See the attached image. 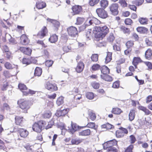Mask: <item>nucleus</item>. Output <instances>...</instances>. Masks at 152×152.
I'll list each match as a JSON object with an SVG mask.
<instances>
[{
    "label": "nucleus",
    "instance_id": "nucleus-1",
    "mask_svg": "<svg viewBox=\"0 0 152 152\" xmlns=\"http://www.w3.org/2000/svg\"><path fill=\"white\" fill-rule=\"evenodd\" d=\"M96 32L95 36L96 38H98L99 39L103 38L109 32V29L106 26L101 27L96 26L95 28Z\"/></svg>",
    "mask_w": 152,
    "mask_h": 152
},
{
    "label": "nucleus",
    "instance_id": "nucleus-2",
    "mask_svg": "<svg viewBox=\"0 0 152 152\" xmlns=\"http://www.w3.org/2000/svg\"><path fill=\"white\" fill-rule=\"evenodd\" d=\"M117 144V141L115 139L110 140L104 143L103 144V148L107 151L115 148L114 147Z\"/></svg>",
    "mask_w": 152,
    "mask_h": 152
},
{
    "label": "nucleus",
    "instance_id": "nucleus-3",
    "mask_svg": "<svg viewBox=\"0 0 152 152\" xmlns=\"http://www.w3.org/2000/svg\"><path fill=\"white\" fill-rule=\"evenodd\" d=\"M18 104L20 107L23 110L24 113H27V110L30 108L28 102L25 101L23 99H20L18 101Z\"/></svg>",
    "mask_w": 152,
    "mask_h": 152
},
{
    "label": "nucleus",
    "instance_id": "nucleus-4",
    "mask_svg": "<svg viewBox=\"0 0 152 152\" xmlns=\"http://www.w3.org/2000/svg\"><path fill=\"white\" fill-rule=\"evenodd\" d=\"M46 123L45 121H40L37 123H35L33 126V130L37 132H40L42 131V127L46 125Z\"/></svg>",
    "mask_w": 152,
    "mask_h": 152
},
{
    "label": "nucleus",
    "instance_id": "nucleus-5",
    "mask_svg": "<svg viewBox=\"0 0 152 152\" xmlns=\"http://www.w3.org/2000/svg\"><path fill=\"white\" fill-rule=\"evenodd\" d=\"M71 126L72 128L71 129H70L68 127V129H67L66 125L65 124H63V129L66 130H69V132L72 134L77 131L79 129V126L75 123H72V122Z\"/></svg>",
    "mask_w": 152,
    "mask_h": 152
},
{
    "label": "nucleus",
    "instance_id": "nucleus-6",
    "mask_svg": "<svg viewBox=\"0 0 152 152\" xmlns=\"http://www.w3.org/2000/svg\"><path fill=\"white\" fill-rule=\"evenodd\" d=\"M96 12L98 16L102 18H106L108 16L107 12L103 9H97Z\"/></svg>",
    "mask_w": 152,
    "mask_h": 152
},
{
    "label": "nucleus",
    "instance_id": "nucleus-7",
    "mask_svg": "<svg viewBox=\"0 0 152 152\" xmlns=\"http://www.w3.org/2000/svg\"><path fill=\"white\" fill-rule=\"evenodd\" d=\"M67 31L69 35L71 37H75L77 35V31L75 27L70 26L68 28Z\"/></svg>",
    "mask_w": 152,
    "mask_h": 152
},
{
    "label": "nucleus",
    "instance_id": "nucleus-8",
    "mask_svg": "<svg viewBox=\"0 0 152 152\" xmlns=\"http://www.w3.org/2000/svg\"><path fill=\"white\" fill-rule=\"evenodd\" d=\"M118 5L116 3L113 4L109 7L110 10L113 15H118Z\"/></svg>",
    "mask_w": 152,
    "mask_h": 152
},
{
    "label": "nucleus",
    "instance_id": "nucleus-9",
    "mask_svg": "<svg viewBox=\"0 0 152 152\" xmlns=\"http://www.w3.org/2000/svg\"><path fill=\"white\" fill-rule=\"evenodd\" d=\"M45 88L48 90L51 91H56L58 89V87L55 84L51 83L49 82H47L45 85Z\"/></svg>",
    "mask_w": 152,
    "mask_h": 152
},
{
    "label": "nucleus",
    "instance_id": "nucleus-10",
    "mask_svg": "<svg viewBox=\"0 0 152 152\" xmlns=\"http://www.w3.org/2000/svg\"><path fill=\"white\" fill-rule=\"evenodd\" d=\"M73 11V15L79 14L82 10L81 6L78 5L73 6L72 8Z\"/></svg>",
    "mask_w": 152,
    "mask_h": 152
},
{
    "label": "nucleus",
    "instance_id": "nucleus-11",
    "mask_svg": "<svg viewBox=\"0 0 152 152\" xmlns=\"http://www.w3.org/2000/svg\"><path fill=\"white\" fill-rule=\"evenodd\" d=\"M48 33V30L46 27H43L41 30L37 34L38 37L40 38H42L46 35Z\"/></svg>",
    "mask_w": 152,
    "mask_h": 152
},
{
    "label": "nucleus",
    "instance_id": "nucleus-12",
    "mask_svg": "<svg viewBox=\"0 0 152 152\" xmlns=\"http://www.w3.org/2000/svg\"><path fill=\"white\" fill-rule=\"evenodd\" d=\"M69 110V109H66L62 110H57L55 114L56 115L57 117L64 116L67 113Z\"/></svg>",
    "mask_w": 152,
    "mask_h": 152
},
{
    "label": "nucleus",
    "instance_id": "nucleus-13",
    "mask_svg": "<svg viewBox=\"0 0 152 152\" xmlns=\"http://www.w3.org/2000/svg\"><path fill=\"white\" fill-rule=\"evenodd\" d=\"M20 43L23 45H26L29 42L27 37L25 34H23L21 36Z\"/></svg>",
    "mask_w": 152,
    "mask_h": 152
},
{
    "label": "nucleus",
    "instance_id": "nucleus-14",
    "mask_svg": "<svg viewBox=\"0 0 152 152\" xmlns=\"http://www.w3.org/2000/svg\"><path fill=\"white\" fill-rule=\"evenodd\" d=\"M20 50L24 54L28 56L30 55L31 54L32 52V50L28 48H26L23 47H20Z\"/></svg>",
    "mask_w": 152,
    "mask_h": 152
},
{
    "label": "nucleus",
    "instance_id": "nucleus-15",
    "mask_svg": "<svg viewBox=\"0 0 152 152\" xmlns=\"http://www.w3.org/2000/svg\"><path fill=\"white\" fill-rule=\"evenodd\" d=\"M84 68V64L82 62H79L76 68V70L78 73H80L83 71Z\"/></svg>",
    "mask_w": 152,
    "mask_h": 152
},
{
    "label": "nucleus",
    "instance_id": "nucleus-16",
    "mask_svg": "<svg viewBox=\"0 0 152 152\" xmlns=\"http://www.w3.org/2000/svg\"><path fill=\"white\" fill-rule=\"evenodd\" d=\"M19 134L21 137H26L28 134V132L26 130L20 129L18 130Z\"/></svg>",
    "mask_w": 152,
    "mask_h": 152
},
{
    "label": "nucleus",
    "instance_id": "nucleus-17",
    "mask_svg": "<svg viewBox=\"0 0 152 152\" xmlns=\"http://www.w3.org/2000/svg\"><path fill=\"white\" fill-rule=\"evenodd\" d=\"M135 110L132 109L130 110L129 115V120L130 121H132L135 118Z\"/></svg>",
    "mask_w": 152,
    "mask_h": 152
},
{
    "label": "nucleus",
    "instance_id": "nucleus-18",
    "mask_svg": "<svg viewBox=\"0 0 152 152\" xmlns=\"http://www.w3.org/2000/svg\"><path fill=\"white\" fill-rule=\"evenodd\" d=\"M141 62V60L140 58L134 57L132 62V64L134 66L135 68L136 69L137 67V65Z\"/></svg>",
    "mask_w": 152,
    "mask_h": 152
},
{
    "label": "nucleus",
    "instance_id": "nucleus-19",
    "mask_svg": "<svg viewBox=\"0 0 152 152\" xmlns=\"http://www.w3.org/2000/svg\"><path fill=\"white\" fill-rule=\"evenodd\" d=\"M5 67L7 69H11L14 68H17V66L15 64H12L8 62H6L4 64Z\"/></svg>",
    "mask_w": 152,
    "mask_h": 152
},
{
    "label": "nucleus",
    "instance_id": "nucleus-20",
    "mask_svg": "<svg viewBox=\"0 0 152 152\" xmlns=\"http://www.w3.org/2000/svg\"><path fill=\"white\" fill-rule=\"evenodd\" d=\"M100 70L102 73L103 74L102 75L107 74L110 72L109 69L105 66H101Z\"/></svg>",
    "mask_w": 152,
    "mask_h": 152
},
{
    "label": "nucleus",
    "instance_id": "nucleus-21",
    "mask_svg": "<svg viewBox=\"0 0 152 152\" xmlns=\"http://www.w3.org/2000/svg\"><path fill=\"white\" fill-rule=\"evenodd\" d=\"M47 20L48 22L52 23L54 26L56 28H58L59 26L60 23L58 21L55 20H53L50 18H48Z\"/></svg>",
    "mask_w": 152,
    "mask_h": 152
},
{
    "label": "nucleus",
    "instance_id": "nucleus-22",
    "mask_svg": "<svg viewBox=\"0 0 152 152\" xmlns=\"http://www.w3.org/2000/svg\"><path fill=\"white\" fill-rule=\"evenodd\" d=\"M46 6V3L43 1H38L36 3L37 7L39 9H43Z\"/></svg>",
    "mask_w": 152,
    "mask_h": 152
},
{
    "label": "nucleus",
    "instance_id": "nucleus-23",
    "mask_svg": "<svg viewBox=\"0 0 152 152\" xmlns=\"http://www.w3.org/2000/svg\"><path fill=\"white\" fill-rule=\"evenodd\" d=\"M101 78L105 80V81H111L113 80L112 77L108 75L107 74L100 75Z\"/></svg>",
    "mask_w": 152,
    "mask_h": 152
},
{
    "label": "nucleus",
    "instance_id": "nucleus-24",
    "mask_svg": "<svg viewBox=\"0 0 152 152\" xmlns=\"http://www.w3.org/2000/svg\"><path fill=\"white\" fill-rule=\"evenodd\" d=\"M91 131L89 129L83 130L79 133L80 136H88L90 134Z\"/></svg>",
    "mask_w": 152,
    "mask_h": 152
},
{
    "label": "nucleus",
    "instance_id": "nucleus-25",
    "mask_svg": "<svg viewBox=\"0 0 152 152\" xmlns=\"http://www.w3.org/2000/svg\"><path fill=\"white\" fill-rule=\"evenodd\" d=\"M58 39L57 36L55 34H53L50 36L49 40L51 43H53L56 42L57 41Z\"/></svg>",
    "mask_w": 152,
    "mask_h": 152
},
{
    "label": "nucleus",
    "instance_id": "nucleus-26",
    "mask_svg": "<svg viewBox=\"0 0 152 152\" xmlns=\"http://www.w3.org/2000/svg\"><path fill=\"white\" fill-rule=\"evenodd\" d=\"M152 55V50L150 48L148 49L146 51L145 53L146 58L148 59H150Z\"/></svg>",
    "mask_w": 152,
    "mask_h": 152
},
{
    "label": "nucleus",
    "instance_id": "nucleus-27",
    "mask_svg": "<svg viewBox=\"0 0 152 152\" xmlns=\"http://www.w3.org/2000/svg\"><path fill=\"white\" fill-rule=\"evenodd\" d=\"M137 30L138 32L141 33H146L148 31V29L143 27H140L137 28Z\"/></svg>",
    "mask_w": 152,
    "mask_h": 152
},
{
    "label": "nucleus",
    "instance_id": "nucleus-28",
    "mask_svg": "<svg viewBox=\"0 0 152 152\" xmlns=\"http://www.w3.org/2000/svg\"><path fill=\"white\" fill-rule=\"evenodd\" d=\"M42 69L38 67H37L35 70L34 72V75L35 76H40L42 73Z\"/></svg>",
    "mask_w": 152,
    "mask_h": 152
},
{
    "label": "nucleus",
    "instance_id": "nucleus-29",
    "mask_svg": "<svg viewBox=\"0 0 152 152\" xmlns=\"http://www.w3.org/2000/svg\"><path fill=\"white\" fill-rule=\"evenodd\" d=\"M139 108L140 110L143 111L145 113V115H148L151 113V112L148 109L143 106H140Z\"/></svg>",
    "mask_w": 152,
    "mask_h": 152
},
{
    "label": "nucleus",
    "instance_id": "nucleus-30",
    "mask_svg": "<svg viewBox=\"0 0 152 152\" xmlns=\"http://www.w3.org/2000/svg\"><path fill=\"white\" fill-rule=\"evenodd\" d=\"M100 4L101 7L105 9L108 6V2L106 0H102L100 1Z\"/></svg>",
    "mask_w": 152,
    "mask_h": 152
},
{
    "label": "nucleus",
    "instance_id": "nucleus-31",
    "mask_svg": "<svg viewBox=\"0 0 152 152\" xmlns=\"http://www.w3.org/2000/svg\"><path fill=\"white\" fill-rule=\"evenodd\" d=\"M122 112V111L118 108H115L113 109L112 112L115 114L119 115Z\"/></svg>",
    "mask_w": 152,
    "mask_h": 152
},
{
    "label": "nucleus",
    "instance_id": "nucleus-32",
    "mask_svg": "<svg viewBox=\"0 0 152 152\" xmlns=\"http://www.w3.org/2000/svg\"><path fill=\"white\" fill-rule=\"evenodd\" d=\"M101 66L98 64H94L91 67V69L92 71H95L100 70Z\"/></svg>",
    "mask_w": 152,
    "mask_h": 152
},
{
    "label": "nucleus",
    "instance_id": "nucleus-33",
    "mask_svg": "<svg viewBox=\"0 0 152 152\" xmlns=\"http://www.w3.org/2000/svg\"><path fill=\"white\" fill-rule=\"evenodd\" d=\"M112 53L111 52H108L107 53L106 57L105 58V62L106 63L110 62L112 59Z\"/></svg>",
    "mask_w": 152,
    "mask_h": 152
},
{
    "label": "nucleus",
    "instance_id": "nucleus-34",
    "mask_svg": "<svg viewBox=\"0 0 152 152\" xmlns=\"http://www.w3.org/2000/svg\"><path fill=\"white\" fill-rule=\"evenodd\" d=\"M82 140L79 139H73L71 140V143L72 145H78L82 142Z\"/></svg>",
    "mask_w": 152,
    "mask_h": 152
},
{
    "label": "nucleus",
    "instance_id": "nucleus-35",
    "mask_svg": "<svg viewBox=\"0 0 152 152\" xmlns=\"http://www.w3.org/2000/svg\"><path fill=\"white\" fill-rule=\"evenodd\" d=\"M23 117L16 116L15 118V123L17 125H19L22 121Z\"/></svg>",
    "mask_w": 152,
    "mask_h": 152
},
{
    "label": "nucleus",
    "instance_id": "nucleus-36",
    "mask_svg": "<svg viewBox=\"0 0 152 152\" xmlns=\"http://www.w3.org/2000/svg\"><path fill=\"white\" fill-rule=\"evenodd\" d=\"M18 87L19 89L22 91L23 93V91H26V90L27 89V88L26 87V86L23 84H19Z\"/></svg>",
    "mask_w": 152,
    "mask_h": 152
},
{
    "label": "nucleus",
    "instance_id": "nucleus-37",
    "mask_svg": "<svg viewBox=\"0 0 152 152\" xmlns=\"http://www.w3.org/2000/svg\"><path fill=\"white\" fill-rule=\"evenodd\" d=\"M36 91L30 89H27L26 91H23V94L24 95H27L29 94H33L35 93Z\"/></svg>",
    "mask_w": 152,
    "mask_h": 152
},
{
    "label": "nucleus",
    "instance_id": "nucleus-38",
    "mask_svg": "<svg viewBox=\"0 0 152 152\" xmlns=\"http://www.w3.org/2000/svg\"><path fill=\"white\" fill-rule=\"evenodd\" d=\"M91 59L92 61L94 62H96L98 61V55L97 54H93L91 57Z\"/></svg>",
    "mask_w": 152,
    "mask_h": 152
},
{
    "label": "nucleus",
    "instance_id": "nucleus-39",
    "mask_svg": "<svg viewBox=\"0 0 152 152\" xmlns=\"http://www.w3.org/2000/svg\"><path fill=\"white\" fill-rule=\"evenodd\" d=\"M63 103L64 97L62 96L59 97L56 101V103L59 106L62 104Z\"/></svg>",
    "mask_w": 152,
    "mask_h": 152
},
{
    "label": "nucleus",
    "instance_id": "nucleus-40",
    "mask_svg": "<svg viewBox=\"0 0 152 152\" xmlns=\"http://www.w3.org/2000/svg\"><path fill=\"white\" fill-rule=\"evenodd\" d=\"M116 136L118 138H121L123 137L124 135L123 133L119 129L116 132Z\"/></svg>",
    "mask_w": 152,
    "mask_h": 152
},
{
    "label": "nucleus",
    "instance_id": "nucleus-41",
    "mask_svg": "<svg viewBox=\"0 0 152 152\" xmlns=\"http://www.w3.org/2000/svg\"><path fill=\"white\" fill-rule=\"evenodd\" d=\"M139 21L142 24H146L147 23L148 20L146 18H141L139 19Z\"/></svg>",
    "mask_w": 152,
    "mask_h": 152
},
{
    "label": "nucleus",
    "instance_id": "nucleus-42",
    "mask_svg": "<svg viewBox=\"0 0 152 152\" xmlns=\"http://www.w3.org/2000/svg\"><path fill=\"white\" fill-rule=\"evenodd\" d=\"M90 118L92 121L94 120L96 118V115L92 111H90L89 113Z\"/></svg>",
    "mask_w": 152,
    "mask_h": 152
},
{
    "label": "nucleus",
    "instance_id": "nucleus-43",
    "mask_svg": "<svg viewBox=\"0 0 152 152\" xmlns=\"http://www.w3.org/2000/svg\"><path fill=\"white\" fill-rule=\"evenodd\" d=\"M118 3L122 7H125L127 6V4L125 0H119Z\"/></svg>",
    "mask_w": 152,
    "mask_h": 152
},
{
    "label": "nucleus",
    "instance_id": "nucleus-44",
    "mask_svg": "<svg viewBox=\"0 0 152 152\" xmlns=\"http://www.w3.org/2000/svg\"><path fill=\"white\" fill-rule=\"evenodd\" d=\"M120 28L121 30L124 33H129V29L124 26H121Z\"/></svg>",
    "mask_w": 152,
    "mask_h": 152
},
{
    "label": "nucleus",
    "instance_id": "nucleus-45",
    "mask_svg": "<svg viewBox=\"0 0 152 152\" xmlns=\"http://www.w3.org/2000/svg\"><path fill=\"white\" fill-rule=\"evenodd\" d=\"M51 115V113L50 111H48L45 113L43 115L44 118H50Z\"/></svg>",
    "mask_w": 152,
    "mask_h": 152
},
{
    "label": "nucleus",
    "instance_id": "nucleus-46",
    "mask_svg": "<svg viewBox=\"0 0 152 152\" xmlns=\"http://www.w3.org/2000/svg\"><path fill=\"white\" fill-rule=\"evenodd\" d=\"M86 97L90 99H92L94 97V94L92 92H89L86 94Z\"/></svg>",
    "mask_w": 152,
    "mask_h": 152
},
{
    "label": "nucleus",
    "instance_id": "nucleus-47",
    "mask_svg": "<svg viewBox=\"0 0 152 152\" xmlns=\"http://www.w3.org/2000/svg\"><path fill=\"white\" fill-rule=\"evenodd\" d=\"M85 24L87 26L92 25V17L88 18L86 21Z\"/></svg>",
    "mask_w": 152,
    "mask_h": 152
},
{
    "label": "nucleus",
    "instance_id": "nucleus-48",
    "mask_svg": "<svg viewBox=\"0 0 152 152\" xmlns=\"http://www.w3.org/2000/svg\"><path fill=\"white\" fill-rule=\"evenodd\" d=\"M100 23V21L94 17H92V25L99 24Z\"/></svg>",
    "mask_w": 152,
    "mask_h": 152
},
{
    "label": "nucleus",
    "instance_id": "nucleus-49",
    "mask_svg": "<svg viewBox=\"0 0 152 152\" xmlns=\"http://www.w3.org/2000/svg\"><path fill=\"white\" fill-rule=\"evenodd\" d=\"M100 0H90L89 4L91 6H94L97 4L99 1Z\"/></svg>",
    "mask_w": 152,
    "mask_h": 152
},
{
    "label": "nucleus",
    "instance_id": "nucleus-50",
    "mask_svg": "<svg viewBox=\"0 0 152 152\" xmlns=\"http://www.w3.org/2000/svg\"><path fill=\"white\" fill-rule=\"evenodd\" d=\"M91 30L88 29L86 33V37L88 40L90 39V38L91 36Z\"/></svg>",
    "mask_w": 152,
    "mask_h": 152
},
{
    "label": "nucleus",
    "instance_id": "nucleus-51",
    "mask_svg": "<svg viewBox=\"0 0 152 152\" xmlns=\"http://www.w3.org/2000/svg\"><path fill=\"white\" fill-rule=\"evenodd\" d=\"M84 21L83 18L78 17L77 19V24H81Z\"/></svg>",
    "mask_w": 152,
    "mask_h": 152
},
{
    "label": "nucleus",
    "instance_id": "nucleus-52",
    "mask_svg": "<svg viewBox=\"0 0 152 152\" xmlns=\"http://www.w3.org/2000/svg\"><path fill=\"white\" fill-rule=\"evenodd\" d=\"M115 39V37L112 34H110L107 38V40L109 42H113Z\"/></svg>",
    "mask_w": 152,
    "mask_h": 152
},
{
    "label": "nucleus",
    "instance_id": "nucleus-53",
    "mask_svg": "<svg viewBox=\"0 0 152 152\" xmlns=\"http://www.w3.org/2000/svg\"><path fill=\"white\" fill-rule=\"evenodd\" d=\"M22 63L23 64L28 65L31 64V61L29 59L23 58L22 61Z\"/></svg>",
    "mask_w": 152,
    "mask_h": 152
},
{
    "label": "nucleus",
    "instance_id": "nucleus-54",
    "mask_svg": "<svg viewBox=\"0 0 152 152\" xmlns=\"http://www.w3.org/2000/svg\"><path fill=\"white\" fill-rule=\"evenodd\" d=\"M126 45L127 48H130L134 45L133 42L132 41H129L126 42Z\"/></svg>",
    "mask_w": 152,
    "mask_h": 152
},
{
    "label": "nucleus",
    "instance_id": "nucleus-55",
    "mask_svg": "<svg viewBox=\"0 0 152 152\" xmlns=\"http://www.w3.org/2000/svg\"><path fill=\"white\" fill-rule=\"evenodd\" d=\"M53 63L52 61L48 60L45 62V64L48 67L51 66Z\"/></svg>",
    "mask_w": 152,
    "mask_h": 152
},
{
    "label": "nucleus",
    "instance_id": "nucleus-56",
    "mask_svg": "<svg viewBox=\"0 0 152 152\" xmlns=\"http://www.w3.org/2000/svg\"><path fill=\"white\" fill-rule=\"evenodd\" d=\"M119 86V82L117 81L114 82L113 84L112 87L114 88H118Z\"/></svg>",
    "mask_w": 152,
    "mask_h": 152
},
{
    "label": "nucleus",
    "instance_id": "nucleus-57",
    "mask_svg": "<svg viewBox=\"0 0 152 152\" xmlns=\"http://www.w3.org/2000/svg\"><path fill=\"white\" fill-rule=\"evenodd\" d=\"M133 147V145H130L126 150L125 152H132V150Z\"/></svg>",
    "mask_w": 152,
    "mask_h": 152
},
{
    "label": "nucleus",
    "instance_id": "nucleus-58",
    "mask_svg": "<svg viewBox=\"0 0 152 152\" xmlns=\"http://www.w3.org/2000/svg\"><path fill=\"white\" fill-rule=\"evenodd\" d=\"M99 84L95 82H94L92 83V86L94 89H98L99 87Z\"/></svg>",
    "mask_w": 152,
    "mask_h": 152
},
{
    "label": "nucleus",
    "instance_id": "nucleus-59",
    "mask_svg": "<svg viewBox=\"0 0 152 152\" xmlns=\"http://www.w3.org/2000/svg\"><path fill=\"white\" fill-rule=\"evenodd\" d=\"M125 23L127 25H130L132 23V21L130 18H126L125 20Z\"/></svg>",
    "mask_w": 152,
    "mask_h": 152
},
{
    "label": "nucleus",
    "instance_id": "nucleus-60",
    "mask_svg": "<svg viewBox=\"0 0 152 152\" xmlns=\"http://www.w3.org/2000/svg\"><path fill=\"white\" fill-rule=\"evenodd\" d=\"M3 74L4 76L6 77H9L11 75L9 72L7 70L4 71L3 72Z\"/></svg>",
    "mask_w": 152,
    "mask_h": 152
},
{
    "label": "nucleus",
    "instance_id": "nucleus-61",
    "mask_svg": "<svg viewBox=\"0 0 152 152\" xmlns=\"http://www.w3.org/2000/svg\"><path fill=\"white\" fill-rule=\"evenodd\" d=\"M119 129H120L122 132L123 133L124 135L125 134H127L128 133V131L125 128L121 127L119 128Z\"/></svg>",
    "mask_w": 152,
    "mask_h": 152
},
{
    "label": "nucleus",
    "instance_id": "nucleus-62",
    "mask_svg": "<svg viewBox=\"0 0 152 152\" xmlns=\"http://www.w3.org/2000/svg\"><path fill=\"white\" fill-rule=\"evenodd\" d=\"M131 143L133 144L134 143L136 140V138L133 135H131L130 136Z\"/></svg>",
    "mask_w": 152,
    "mask_h": 152
},
{
    "label": "nucleus",
    "instance_id": "nucleus-63",
    "mask_svg": "<svg viewBox=\"0 0 152 152\" xmlns=\"http://www.w3.org/2000/svg\"><path fill=\"white\" fill-rule=\"evenodd\" d=\"M9 42L10 44H15L17 43L16 41L13 38H11L9 39Z\"/></svg>",
    "mask_w": 152,
    "mask_h": 152
},
{
    "label": "nucleus",
    "instance_id": "nucleus-64",
    "mask_svg": "<svg viewBox=\"0 0 152 152\" xmlns=\"http://www.w3.org/2000/svg\"><path fill=\"white\" fill-rule=\"evenodd\" d=\"M6 53L5 55V57L8 59H10L12 58L11 53L10 52H6Z\"/></svg>",
    "mask_w": 152,
    "mask_h": 152
}]
</instances>
